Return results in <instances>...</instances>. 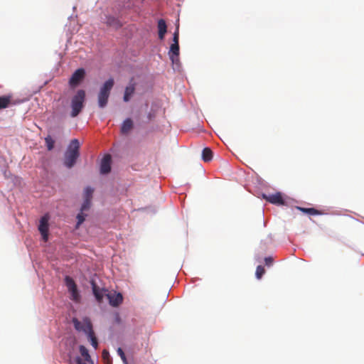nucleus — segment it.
<instances>
[{
  "label": "nucleus",
  "instance_id": "nucleus-27",
  "mask_svg": "<svg viewBox=\"0 0 364 364\" xmlns=\"http://www.w3.org/2000/svg\"><path fill=\"white\" fill-rule=\"evenodd\" d=\"M85 216L86 215H85L83 213V212L81 211V213H78L77 215V226L78 227L80 225H81L85 220Z\"/></svg>",
  "mask_w": 364,
  "mask_h": 364
},
{
  "label": "nucleus",
  "instance_id": "nucleus-19",
  "mask_svg": "<svg viewBox=\"0 0 364 364\" xmlns=\"http://www.w3.org/2000/svg\"><path fill=\"white\" fill-rule=\"evenodd\" d=\"M297 208L301 210V212L304 213H306V214H309V215H321V213L314 208H301V207H297Z\"/></svg>",
  "mask_w": 364,
  "mask_h": 364
},
{
  "label": "nucleus",
  "instance_id": "nucleus-20",
  "mask_svg": "<svg viewBox=\"0 0 364 364\" xmlns=\"http://www.w3.org/2000/svg\"><path fill=\"white\" fill-rule=\"evenodd\" d=\"M11 102V97L9 96L0 97V109L6 108Z\"/></svg>",
  "mask_w": 364,
  "mask_h": 364
},
{
  "label": "nucleus",
  "instance_id": "nucleus-22",
  "mask_svg": "<svg viewBox=\"0 0 364 364\" xmlns=\"http://www.w3.org/2000/svg\"><path fill=\"white\" fill-rule=\"evenodd\" d=\"M46 144L48 151H51L55 144V141L52 139L50 136H48L45 138Z\"/></svg>",
  "mask_w": 364,
  "mask_h": 364
},
{
  "label": "nucleus",
  "instance_id": "nucleus-18",
  "mask_svg": "<svg viewBox=\"0 0 364 364\" xmlns=\"http://www.w3.org/2000/svg\"><path fill=\"white\" fill-rule=\"evenodd\" d=\"M134 86L133 85L127 86L124 91V100L128 102L130 100L131 96L134 92Z\"/></svg>",
  "mask_w": 364,
  "mask_h": 364
},
{
  "label": "nucleus",
  "instance_id": "nucleus-32",
  "mask_svg": "<svg viewBox=\"0 0 364 364\" xmlns=\"http://www.w3.org/2000/svg\"><path fill=\"white\" fill-rule=\"evenodd\" d=\"M153 117H154V116H153L151 113H149V114H148V118H149V119H151V118H152Z\"/></svg>",
  "mask_w": 364,
  "mask_h": 364
},
{
  "label": "nucleus",
  "instance_id": "nucleus-13",
  "mask_svg": "<svg viewBox=\"0 0 364 364\" xmlns=\"http://www.w3.org/2000/svg\"><path fill=\"white\" fill-rule=\"evenodd\" d=\"M158 34H159V38L160 40H164L165 37V34L167 32V26L166 23V21L161 18L158 21Z\"/></svg>",
  "mask_w": 364,
  "mask_h": 364
},
{
  "label": "nucleus",
  "instance_id": "nucleus-14",
  "mask_svg": "<svg viewBox=\"0 0 364 364\" xmlns=\"http://www.w3.org/2000/svg\"><path fill=\"white\" fill-rule=\"evenodd\" d=\"M92 287L93 294L97 300V301L101 302L103 299L104 296V289H100L95 282H92Z\"/></svg>",
  "mask_w": 364,
  "mask_h": 364
},
{
  "label": "nucleus",
  "instance_id": "nucleus-31",
  "mask_svg": "<svg viewBox=\"0 0 364 364\" xmlns=\"http://www.w3.org/2000/svg\"><path fill=\"white\" fill-rule=\"evenodd\" d=\"M77 364H87V363L82 362V359L80 358H77Z\"/></svg>",
  "mask_w": 364,
  "mask_h": 364
},
{
  "label": "nucleus",
  "instance_id": "nucleus-25",
  "mask_svg": "<svg viewBox=\"0 0 364 364\" xmlns=\"http://www.w3.org/2000/svg\"><path fill=\"white\" fill-rule=\"evenodd\" d=\"M93 189L87 187L85 190V199L91 200L92 197Z\"/></svg>",
  "mask_w": 364,
  "mask_h": 364
},
{
  "label": "nucleus",
  "instance_id": "nucleus-15",
  "mask_svg": "<svg viewBox=\"0 0 364 364\" xmlns=\"http://www.w3.org/2000/svg\"><path fill=\"white\" fill-rule=\"evenodd\" d=\"M133 128V122L130 118L126 119L122 127H121V132L124 134H127L130 132Z\"/></svg>",
  "mask_w": 364,
  "mask_h": 364
},
{
  "label": "nucleus",
  "instance_id": "nucleus-3",
  "mask_svg": "<svg viewBox=\"0 0 364 364\" xmlns=\"http://www.w3.org/2000/svg\"><path fill=\"white\" fill-rule=\"evenodd\" d=\"M114 84V80L112 78H109L100 87V92L97 95L98 105L100 107L104 108L107 105L110 92Z\"/></svg>",
  "mask_w": 364,
  "mask_h": 364
},
{
  "label": "nucleus",
  "instance_id": "nucleus-17",
  "mask_svg": "<svg viewBox=\"0 0 364 364\" xmlns=\"http://www.w3.org/2000/svg\"><path fill=\"white\" fill-rule=\"evenodd\" d=\"M79 350L81 355L85 358V360L93 364L88 353V350L84 346H80Z\"/></svg>",
  "mask_w": 364,
  "mask_h": 364
},
{
  "label": "nucleus",
  "instance_id": "nucleus-16",
  "mask_svg": "<svg viewBox=\"0 0 364 364\" xmlns=\"http://www.w3.org/2000/svg\"><path fill=\"white\" fill-rule=\"evenodd\" d=\"M202 159L205 162H208L212 160L213 151L210 148L205 147L203 149Z\"/></svg>",
  "mask_w": 364,
  "mask_h": 364
},
{
  "label": "nucleus",
  "instance_id": "nucleus-21",
  "mask_svg": "<svg viewBox=\"0 0 364 364\" xmlns=\"http://www.w3.org/2000/svg\"><path fill=\"white\" fill-rule=\"evenodd\" d=\"M104 364H112V358L107 350L104 349L102 353Z\"/></svg>",
  "mask_w": 364,
  "mask_h": 364
},
{
  "label": "nucleus",
  "instance_id": "nucleus-26",
  "mask_svg": "<svg viewBox=\"0 0 364 364\" xmlns=\"http://www.w3.org/2000/svg\"><path fill=\"white\" fill-rule=\"evenodd\" d=\"M90 204H91V200L85 199L84 202L82 205V207H81V211L83 212V211L87 210L90 207Z\"/></svg>",
  "mask_w": 364,
  "mask_h": 364
},
{
  "label": "nucleus",
  "instance_id": "nucleus-2",
  "mask_svg": "<svg viewBox=\"0 0 364 364\" xmlns=\"http://www.w3.org/2000/svg\"><path fill=\"white\" fill-rule=\"evenodd\" d=\"M85 100V92L83 90H79L72 97L70 106L72 111L70 116L76 117L82 110Z\"/></svg>",
  "mask_w": 364,
  "mask_h": 364
},
{
  "label": "nucleus",
  "instance_id": "nucleus-6",
  "mask_svg": "<svg viewBox=\"0 0 364 364\" xmlns=\"http://www.w3.org/2000/svg\"><path fill=\"white\" fill-rule=\"evenodd\" d=\"M48 215H43L40 220L38 230L41 232L44 241H47L48 238Z\"/></svg>",
  "mask_w": 364,
  "mask_h": 364
},
{
  "label": "nucleus",
  "instance_id": "nucleus-10",
  "mask_svg": "<svg viewBox=\"0 0 364 364\" xmlns=\"http://www.w3.org/2000/svg\"><path fill=\"white\" fill-rule=\"evenodd\" d=\"M264 198L268 202L275 204V205H284V200L282 198V196L280 193H277L275 194H270L268 196H264Z\"/></svg>",
  "mask_w": 364,
  "mask_h": 364
},
{
  "label": "nucleus",
  "instance_id": "nucleus-23",
  "mask_svg": "<svg viewBox=\"0 0 364 364\" xmlns=\"http://www.w3.org/2000/svg\"><path fill=\"white\" fill-rule=\"evenodd\" d=\"M87 338L88 339H90V342H91V345L95 348L97 349V347H98V343H97V338L95 337V333L94 331H92V334H89L87 336Z\"/></svg>",
  "mask_w": 364,
  "mask_h": 364
},
{
  "label": "nucleus",
  "instance_id": "nucleus-11",
  "mask_svg": "<svg viewBox=\"0 0 364 364\" xmlns=\"http://www.w3.org/2000/svg\"><path fill=\"white\" fill-rule=\"evenodd\" d=\"M107 296L110 305L112 306H119L123 301L122 295L120 293L108 294Z\"/></svg>",
  "mask_w": 364,
  "mask_h": 364
},
{
  "label": "nucleus",
  "instance_id": "nucleus-8",
  "mask_svg": "<svg viewBox=\"0 0 364 364\" xmlns=\"http://www.w3.org/2000/svg\"><path fill=\"white\" fill-rule=\"evenodd\" d=\"M112 157L109 154H106L102 159L100 164V172L102 174H107L111 171Z\"/></svg>",
  "mask_w": 364,
  "mask_h": 364
},
{
  "label": "nucleus",
  "instance_id": "nucleus-7",
  "mask_svg": "<svg viewBox=\"0 0 364 364\" xmlns=\"http://www.w3.org/2000/svg\"><path fill=\"white\" fill-rule=\"evenodd\" d=\"M85 75V71L83 68H79L76 70L72 75L69 84L71 87H75L80 84V82L84 79Z\"/></svg>",
  "mask_w": 364,
  "mask_h": 364
},
{
  "label": "nucleus",
  "instance_id": "nucleus-28",
  "mask_svg": "<svg viewBox=\"0 0 364 364\" xmlns=\"http://www.w3.org/2000/svg\"><path fill=\"white\" fill-rule=\"evenodd\" d=\"M178 41H179V31H178V28H177L176 30L175 31V32L173 33V43H176V45H179Z\"/></svg>",
  "mask_w": 364,
  "mask_h": 364
},
{
  "label": "nucleus",
  "instance_id": "nucleus-4",
  "mask_svg": "<svg viewBox=\"0 0 364 364\" xmlns=\"http://www.w3.org/2000/svg\"><path fill=\"white\" fill-rule=\"evenodd\" d=\"M73 323L75 328L78 331L84 332L87 336L92 333V325L89 318H85L82 321L74 318Z\"/></svg>",
  "mask_w": 364,
  "mask_h": 364
},
{
  "label": "nucleus",
  "instance_id": "nucleus-9",
  "mask_svg": "<svg viewBox=\"0 0 364 364\" xmlns=\"http://www.w3.org/2000/svg\"><path fill=\"white\" fill-rule=\"evenodd\" d=\"M168 55L173 64H178L179 62V45L172 43L170 46Z\"/></svg>",
  "mask_w": 364,
  "mask_h": 364
},
{
  "label": "nucleus",
  "instance_id": "nucleus-12",
  "mask_svg": "<svg viewBox=\"0 0 364 364\" xmlns=\"http://www.w3.org/2000/svg\"><path fill=\"white\" fill-rule=\"evenodd\" d=\"M105 23L107 26L112 27L115 29H118L122 26V23L119 18L112 16H106Z\"/></svg>",
  "mask_w": 364,
  "mask_h": 364
},
{
  "label": "nucleus",
  "instance_id": "nucleus-29",
  "mask_svg": "<svg viewBox=\"0 0 364 364\" xmlns=\"http://www.w3.org/2000/svg\"><path fill=\"white\" fill-rule=\"evenodd\" d=\"M117 353L121 357L122 360L127 364V358L123 350L121 348H118Z\"/></svg>",
  "mask_w": 364,
  "mask_h": 364
},
{
  "label": "nucleus",
  "instance_id": "nucleus-24",
  "mask_svg": "<svg viewBox=\"0 0 364 364\" xmlns=\"http://www.w3.org/2000/svg\"><path fill=\"white\" fill-rule=\"evenodd\" d=\"M264 272H265V269L262 266H261V265L257 266L256 272H255L257 278L259 279H261L262 277L263 276V274H264Z\"/></svg>",
  "mask_w": 364,
  "mask_h": 364
},
{
  "label": "nucleus",
  "instance_id": "nucleus-1",
  "mask_svg": "<svg viewBox=\"0 0 364 364\" xmlns=\"http://www.w3.org/2000/svg\"><path fill=\"white\" fill-rule=\"evenodd\" d=\"M80 142L77 139H72L65 153L64 164L66 167L70 168L79 157Z\"/></svg>",
  "mask_w": 364,
  "mask_h": 364
},
{
  "label": "nucleus",
  "instance_id": "nucleus-30",
  "mask_svg": "<svg viewBox=\"0 0 364 364\" xmlns=\"http://www.w3.org/2000/svg\"><path fill=\"white\" fill-rule=\"evenodd\" d=\"M264 262H265L266 265L270 266L273 263V259L271 257H265Z\"/></svg>",
  "mask_w": 364,
  "mask_h": 364
},
{
  "label": "nucleus",
  "instance_id": "nucleus-5",
  "mask_svg": "<svg viewBox=\"0 0 364 364\" xmlns=\"http://www.w3.org/2000/svg\"><path fill=\"white\" fill-rule=\"evenodd\" d=\"M65 285L71 294V299L75 302H79L80 300V295L78 292L77 285L75 281L69 276L65 278Z\"/></svg>",
  "mask_w": 364,
  "mask_h": 364
}]
</instances>
